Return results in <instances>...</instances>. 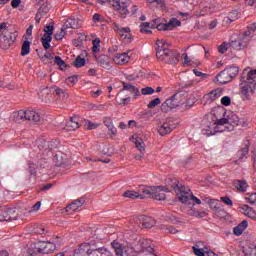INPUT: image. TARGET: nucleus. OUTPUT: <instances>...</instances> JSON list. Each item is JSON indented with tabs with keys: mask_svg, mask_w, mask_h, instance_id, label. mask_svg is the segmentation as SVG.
<instances>
[{
	"mask_svg": "<svg viewBox=\"0 0 256 256\" xmlns=\"http://www.w3.org/2000/svg\"><path fill=\"white\" fill-rule=\"evenodd\" d=\"M19 37V32L16 29L7 28V23L0 24V47L1 49H9Z\"/></svg>",
	"mask_w": 256,
	"mask_h": 256,
	"instance_id": "f257e3e1",
	"label": "nucleus"
},
{
	"mask_svg": "<svg viewBox=\"0 0 256 256\" xmlns=\"http://www.w3.org/2000/svg\"><path fill=\"white\" fill-rule=\"evenodd\" d=\"M174 191L181 203L184 205H187L190 209L192 207H195V203L197 205H201V200L193 195V192H191V189L187 186L183 185H176L174 188Z\"/></svg>",
	"mask_w": 256,
	"mask_h": 256,
	"instance_id": "f03ea898",
	"label": "nucleus"
},
{
	"mask_svg": "<svg viewBox=\"0 0 256 256\" xmlns=\"http://www.w3.org/2000/svg\"><path fill=\"white\" fill-rule=\"evenodd\" d=\"M224 131H233V126L229 125L227 118L206 122V126L202 129V133L206 135V137H211V135H215V133H224Z\"/></svg>",
	"mask_w": 256,
	"mask_h": 256,
	"instance_id": "7ed1b4c3",
	"label": "nucleus"
},
{
	"mask_svg": "<svg viewBox=\"0 0 256 256\" xmlns=\"http://www.w3.org/2000/svg\"><path fill=\"white\" fill-rule=\"evenodd\" d=\"M12 119L15 123H23V121L39 123L41 121V115L35 110H19L18 112H13Z\"/></svg>",
	"mask_w": 256,
	"mask_h": 256,
	"instance_id": "20e7f679",
	"label": "nucleus"
},
{
	"mask_svg": "<svg viewBox=\"0 0 256 256\" xmlns=\"http://www.w3.org/2000/svg\"><path fill=\"white\" fill-rule=\"evenodd\" d=\"M57 247L53 242H40L38 245H31L29 247V255L36 256L37 253L49 254L53 253Z\"/></svg>",
	"mask_w": 256,
	"mask_h": 256,
	"instance_id": "39448f33",
	"label": "nucleus"
},
{
	"mask_svg": "<svg viewBox=\"0 0 256 256\" xmlns=\"http://www.w3.org/2000/svg\"><path fill=\"white\" fill-rule=\"evenodd\" d=\"M108 5L119 11L122 17H125L129 13L131 0H108Z\"/></svg>",
	"mask_w": 256,
	"mask_h": 256,
	"instance_id": "423d86ee",
	"label": "nucleus"
},
{
	"mask_svg": "<svg viewBox=\"0 0 256 256\" xmlns=\"http://www.w3.org/2000/svg\"><path fill=\"white\" fill-rule=\"evenodd\" d=\"M156 57L159 61H168L167 57H169V43L165 40H157L156 41Z\"/></svg>",
	"mask_w": 256,
	"mask_h": 256,
	"instance_id": "0eeeda50",
	"label": "nucleus"
},
{
	"mask_svg": "<svg viewBox=\"0 0 256 256\" xmlns=\"http://www.w3.org/2000/svg\"><path fill=\"white\" fill-rule=\"evenodd\" d=\"M256 86L247 84L245 82L240 83V97L242 101H251L253 95H255Z\"/></svg>",
	"mask_w": 256,
	"mask_h": 256,
	"instance_id": "6e6552de",
	"label": "nucleus"
},
{
	"mask_svg": "<svg viewBox=\"0 0 256 256\" xmlns=\"http://www.w3.org/2000/svg\"><path fill=\"white\" fill-rule=\"evenodd\" d=\"M221 97H223V89L217 88L208 94H205L201 100V103L202 105H211V103H214V101H217V99H221Z\"/></svg>",
	"mask_w": 256,
	"mask_h": 256,
	"instance_id": "1a4fd4ad",
	"label": "nucleus"
},
{
	"mask_svg": "<svg viewBox=\"0 0 256 256\" xmlns=\"http://www.w3.org/2000/svg\"><path fill=\"white\" fill-rule=\"evenodd\" d=\"M241 81L242 83L254 85V87H256V69H244L241 76Z\"/></svg>",
	"mask_w": 256,
	"mask_h": 256,
	"instance_id": "9d476101",
	"label": "nucleus"
},
{
	"mask_svg": "<svg viewBox=\"0 0 256 256\" xmlns=\"http://www.w3.org/2000/svg\"><path fill=\"white\" fill-rule=\"evenodd\" d=\"M3 221H17L15 208H4L0 213V223H3Z\"/></svg>",
	"mask_w": 256,
	"mask_h": 256,
	"instance_id": "9b49d317",
	"label": "nucleus"
},
{
	"mask_svg": "<svg viewBox=\"0 0 256 256\" xmlns=\"http://www.w3.org/2000/svg\"><path fill=\"white\" fill-rule=\"evenodd\" d=\"M114 30L124 41H128V43L133 41V37L131 36V29L129 27H120L119 25L115 24Z\"/></svg>",
	"mask_w": 256,
	"mask_h": 256,
	"instance_id": "f8f14e48",
	"label": "nucleus"
},
{
	"mask_svg": "<svg viewBox=\"0 0 256 256\" xmlns=\"http://www.w3.org/2000/svg\"><path fill=\"white\" fill-rule=\"evenodd\" d=\"M95 249L91 248V245L89 243H82L80 244L79 248L74 250V255H94Z\"/></svg>",
	"mask_w": 256,
	"mask_h": 256,
	"instance_id": "ddd939ff",
	"label": "nucleus"
},
{
	"mask_svg": "<svg viewBox=\"0 0 256 256\" xmlns=\"http://www.w3.org/2000/svg\"><path fill=\"white\" fill-rule=\"evenodd\" d=\"M83 203H85L84 199L73 201L66 207L67 213H70V215H72V213H77V211H81V209H83Z\"/></svg>",
	"mask_w": 256,
	"mask_h": 256,
	"instance_id": "4468645a",
	"label": "nucleus"
},
{
	"mask_svg": "<svg viewBox=\"0 0 256 256\" xmlns=\"http://www.w3.org/2000/svg\"><path fill=\"white\" fill-rule=\"evenodd\" d=\"M136 223L138 225H142L146 229H151V227H155V219L147 216H140L136 219Z\"/></svg>",
	"mask_w": 256,
	"mask_h": 256,
	"instance_id": "2eb2a0df",
	"label": "nucleus"
},
{
	"mask_svg": "<svg viewBox=\"0 0 256 256\" xmlns=\"http://www.w3.org/2000/svg\"><path fill=\"white\" fill-rule=\"evenodd\" d=\"M165 191H167V189L163 186L154 187L152 190V199H156V201H165L167 197Z\"/></svg>",
	"mask_w": 256,
	"mask_h": 256,
	"instance_id": "dca6fc26",
	"label": "nucleus"
},
{
	"mask_svg": "<svg viewBox=\"0 0 256 256\" xmlns=\"http://www.w3.org/2000/svg\"><path fill=\"white\" fill-rule=\"evenodd\" d=\"M53 94H55V90L52 88H44L40 91L39 97L44 103H51V99H53Z\"/></svg>",
	"mask_w": 256,
	"mask_h": 256,
	"instance_id": "f3484780",
	"label": "nucleus"
},
{
	"mask_svg": "<svg viewBox=\"0 0 256 256\" xmlns=\"http://www.w3.org/2000/svg\"><path fill=\"white\" fill-rule=\"evenodd\" d=\"M95 59L98 63V65H100V67H103V69H107L109 71V69H111V60L109 59V56L102 54L100 56L95 55Z\"/></svg>",
	"mask_w": 256,
	"mask_h": 256,
	"instance_id": "a211bd4d",
	"label": "nucleus"
},
{
	"mask_svg": "<svg viewBox=\"0 0 256 256\" xmlns=\"http://www.w3.org/2000/svg\"><path fill=\"white\" fill-rule=\"evenodd\" d=\"M131 57L129 56V53H118L115 54L113 61L116 65H127V62L130 61Z\"/></svg>",
	"mask_w": 256,
	"mask_h": 256,
	"instance_id": "6ab92c4d",
	"label": "nucleus"
},
{
	"mask_svg": "<svg viewBox=\"0 0 256 256\" xmlns=\"http://www.w3.org/2000/svg\"><path fill=\"white\" fill-rule=\"evenodd\" d=\"M171 131H173V127L171 126V122H169V120H166L165 122H163L158 126V133L162 137L165 135H169Z\"/></svg>",
	"mask_w": 256,
	"mask_h": 256,
	"instance_id": "aec40b11",
	"label": "nucleus"
},
{
	"mask_svg": "<svg viewBox=\"0 0 256 256\" xmlns=\"http://www.w3.org/2000/svg\"><path fill=\"white\" fill-rule=\"evenodd\" d=\"M81 20L77 19V18H68L63 26L64 29H79V27H81Z\"/></svg>",
	"mask_w": 256,
	"mask_h": 256,
	"instance_id": "412c9836",
	"label": "nucleus"
},
{
	"mask_svg": "<svg viewBox=\"0 0 256 256\" xmlns=\"http://www.w3.org/2000/svg\"><path fill=\"white\" fill-rule=\"evenodd\" d=\"M80 125L81 124L79 123V117L74 116L70 118V120L66 123L65 129L66 131H77Z\"/></svg>",
	"mask_w": 256,
	"mask_h": 256,
	"instance_id": "4be33fe9",
	"label": "nucleus"
},
{
	"mask_svg": "<svg viewBox=\"0 0 256 256\" xmlns=\"http://www.w3.org/2000/svg\"><path fill=\"white\" fill-rule=\"evenodd\" d=\"M164 105L168 107L169 109H175V107H179V105H183V103L179 102V96L175 94L174 96L168 98L165 102Z\"/></svg>",
	"mask_w": 256,
	"mask_h": 256,
	"instance_id": "5701e85b",
	"label": "nucleus"
},
{
	"mask_svg": "<svg viewBox=\"0 0 256 256\" xmlns=\"http://www.w3.org/2000/svg\"><path fill=\"white\" fill-rule=\"evenodd\" d=\"M125 91L122 90L116 97L118 105H129L131 103V96L126 94Z\"/></svg>",
	"mask_w": 256,
	"mask_h": 256,
	"instance_id": "b1692460",
	"label": "nucleus"
},
{
	"mask_svg": "<svg viewBox=\"0 0 256 256\" xmlns=\"http://www.w3.org/2000/svg\"><path fill=\"white\" fill-rule=\"evenodd\" d=\"M216 79L218 83H221V85H225L226 83H229L231 80V77L227 74L226 70H223L220 72L217 76Z\"/></svg>",
	"mask_w": 256,
	"mask_h": 256,
	"instance_id": "393cba45",
	"label": "nucleus"
},
{
	"mask_svg": "<svg viewBox=\"0 0 256 256\" xmlns=\"http://www.w3.org/2000/svg\"><path fill=\"white\" fill-rule=\"evenodd\" d=\"M241 211L243 215H246V217H249L250 219H256V212L253 210V208L249 207V205H244L241 207Z\"/></svg>",
	"mask_w": 256,
	"mask_h": 256,
	"instance_id": "a878e982",
	"label": "nucleus"
},
{
	"mask_svg": "<svg viewBox=\"0 0 256 256\" xmlns=\"http://www.w3.org/2000/svg\"><path fill=\"white\" fill-rule=\"evenodd\" d=\"M226 121L228 125L232 127V131H233L235 127L239 125V116H237L236 114H230L228 118H226Z\"/></svg>",
	"mask_w": 256,
	"mask_h": 256,
	"instance_id": "bb28decb",
	"label": "nucleus"
},
{
	"mask_svg": "<svg viewBox=\"0 0 256 256\" xmlns=\"http://www.w3.org/2000/svg\"><path fill=\"white\" fill-rule=\"evenodd\" d=\"M132 139L135 143V146L138 148V151L143 153L145 151V142L143 141V138L139 136H133Z\"/></svg>",
	"mask_w": 256,
	"mask_h": 256,
	"instance_id": "cd10ccee",
	"label": "nucleus"
},
{
	"mask_svg": "<svg viewBox=\"0 0 256 256\" xmlns=\"http://www.w3.org/2000/svg\"><path fill=\"white\" fill-rule=\"evenodd\" d=\"M224 71H226L228 77H230V79H235V77H237V75H239V67L237 66H230L224 69Z\"/></svg>",
	"mask_w": 256,
	"mask_h": 256,
	"instance_id": "c85d7f7f",
	"label": "nucleus"
},
{
	"mask_svg": "<svg viewBox=\"0 0 256 256\" xmlns=\"http://www.w3.org/2000/svg\"><path fill=\"white\" fill-rule=\"evenodd\" d=\"M248 227V223L247 221H242L240 224H238V226H236L234 229H233V233L234 235H242L243 234V231H245V229H247Z\"/></svg>",
	"mask_w": 256,
	"mask_h": 256,
	"instance_id": "c756f323",
	"label": "nucleus"
},
{
	"mask_svg": "<svg viewBox=\"0 0 256 256\" xmlns=\"http://www.w3.org/2000/svg\"><path fill=\"white\" fill-rule=\"evenodd\" d=\"M249 141L244 142V147L238 151V159L242 160L249 154Z\"/></svg>",
	"mask_w": 256,
	"mask_h": 256,
	"instance_id": "7c9ffc66",
	"label": "nucleus"
},
{
	"mask_svg": "<svg viewBox=\"0 0 256 256\" xmlns=\"http://www.w3.org/2000/svg\"><path fill=\"white\" fill-rule=\"evenodd\" d=\"M123 197H127L128 199H145V196H141L139 192H135L133 190L124 192Z\"/></svg>",
	"mask_w": 256,
	"mask_h": 256,
	"instance_id": "2f4dec72",
	"label": "nucleus"
},
{
	"mask_svg": "<svg viewBox=\"0 0 256 256\" xmlns=\"http://www.w3.org/2000/svg\"><path fill=\"white\" fill-rule=\"evenodd\" d=\"M158 22H159L158 19H154L151 23V29H157L158 31H169L167 28V24L158 23Z\"/></svg>",
	"mask_w": 256,
	"mask_h": 256,
	"instance_id": "473e14b6",
	"label": "nucleus"
},
{
	"mask_svg": "<svg viewBox=\"0 0 256 256\" xmlns=\"http://www.w3.org/2000/svg\"><path fill=\"white\" fill-rule=\"evenodd\" d=\"M168 31H173L176 27H181V21L177 18H171L168 23H166Z\"/></svg>",
	"mask_w": 256,
	"mask_h": 256,
	"instance_id": "72a5a7b5",
	"label": "nucleus"
},
{
	"mask_svg": "<svg viewBox=\"0 0 256 256\" xmlns=\"http://www.w3.org/2000/svg\"><path fill=\"white\" fill-rule=\"evenodd\" d=\"M53 91L54 95H57V97H59V99H61L62 101H65V99L69 97V94H67V92L63 91L61 88L57 86L53 87Z\"/></svg>",
	"mask_w": 256,
	"mask_h": 256,
	"instance_id": "f704fd0d",
	"label": "nucleus"
},
{
	"mask_svg": "<svg viewBox=\"0 0 256 256\" xmlns=\"http://www.w3.org/2000/svg\"><path fill=\"white\" fill-rule=\"evenodd\" d=\"M251 34L249 32H244V34L241 35L240 38H238L240 40V42L242 43V47H247V45H249V42L251 41Z\"/></svg>",
	"mask_w": 256,
	"mask_h": 256,
	"instance_id": "c9c22d12",
	"label": "nucleus"
},
{
	"mask_svg": "<svg viewBox=\"0 0 256 256\" xmlns=\"http://www.w3.org/2000/svg\"><path fill=\"white\" fill-rule=\"evenodd\" d=\"M234 187H236L238 189V191H247V188L249 187V185L247 184V181L245 180H236L234 182Z\"/></svg>",
	"mask_w": 256,
	"mask_h": 256,
	"instance_id": "e433bc0d",
	"label": "nucleus"
},
{
	"mask_svg": "<svg viewBox=\"0 0 256 256\" xmlns=\"http://www.w3.org/2000/svg\"><path fill=\"white\" fill-rule=\"evenodd\" d=\"M29 53H31V42H29V40H26L22 44L21 55L22 57H25L26 55H29Z\"/></svg>",
	"mask_w": 256,
	"mask_h": 256,
	"instance_id": "4c0bfd02",
	"label": "nucleus"
},
{
	"mask_svg": "<svg viewBox=\"0 0 256 256\" xmlns=\"http://www.w3.org/2000/svg\"><path fill=\"white\" fill-rule=\"evenodd\" d=\"M159 229H161V231H163L164 233H171V235H175L176 233H179V230L165 224H161L159 226Z\"/></svg>",
	"mask_w": 256,
	"mask_h": 256,
	"instance_id": "58836bf2",
	"label": "nucleus"
},
{
	"mask_svg": "<svg viewBox=\"0 0 256 256\" xmlns=\"http://www.w3.org/2000/svg\"><path fill=\"white\" fill-rule=\"evenodd\" d=\"M140 193V197H144L147 198V197H152L153 195V188H147L145 186L141 187L140 190H139Z\"/></svg>",
	"mask_w": 256,
	"mask_h": 256,
	"instance_id": "ea45409f",
	"label": "nucleus"
},
{
	"mask_svg": "<svg viewBox=\"0 0 256 256\" xmlns=\"http://www.w3.org/2000/svg\"><path fill=\"white\" fill-rule=\"evenodd\" d=\"M117 256H135L133 254V248L126 247L122 248V250H117Z\"/></svg>",
	"mask_w": 256,
	"mask_h": 256,
	"instance_id": "a19ab883",
	"label": "nucleus"
},
{
	"mask_svg": "<svg viewBox=\"0 0 256 256\" xmlns=\"http://www.w3.org/2000/svg\"><path fill=\"white\" fill-rule=\"evenodd\" d=\"M92 51L94 53H99L101 51V39L100 38H95L92 40Z\"/></svg>",
	"mask_w": 256,
	"mask_h": 256,
	"instance_id": "79ce46f5",
	"label": "nucleus"
},
{
	"mask_svg": "<svg viewBox=\"0 0 256 256\" xmlns=\"http://www.w3.org/2000/svg\"><path fill=\"white\" fill-rule=\"evenodd\" d=\"M65 35H67V28H65V26H62L61 30L56 32V34L54 35V39H56V41H62Z\"/></svg>",
	"mask_w": 256,
	"mask_h": 256,
	"instance_id": "37998d69",
	"label": "nucleus"
},
{
	"mask_svg": "<svg viewBox=\"0 0 256 256\" xmlns=\"http://www.w3.org/2000/svg\"><path fill=\"white\" fill-rule=\"evenodd\" d=\"M53 40V37L44 34L42 37V45L44 47V49H49V47H51V41Z\"/></svg>",
	"mask_w": 256,
	"mask_h": 256,
	"instance_id": "c03bdc74",
	"label": "nucleus"
},
{
	"mask_svg": "<svg viewBox=\"0 0 256 256\" xmlns=\"http://www.w3.org/2000/svg\"><path fill=\"white\" fill-rule=\"evenodd\" d=\"M244 254L246 256H256L255 244H250L246 249H244Z\"/></svg>",
	"mask_w": 256,
	"mask_h": 256,
	"instance_id": "a18cd8bd",
	"label": "nucleus"
},
{
	"mask_svg": "<svg viewBox=\"0 0 256 256\" xmlns=\"http://www.w3.org/2000/svg\"><path fill=\"white\" fill-rule=\"evenodd\" d=\"M151 23L149 22H143L141 25H140V31L141 33H144L146 35H149L151 33Z\"/></svg>",
	"mask_w": 256,
	"mask_h": 256,
	"instance_id": "49530a36",
	"label": "nucleus"
},
{
	"mask_svg": "<svg viewBox=\"0 0 256 256\" xmlns=\"http://www.w3.org/2000/svg\"><path fill=\"white\" fill-rule=\"evenodd\" d=\"M230 47L232 49H236V51H241V49H244L243 44L241 43V40H233L230 42Z\"/></svg>",
	"mask_w": 256,
	"mask_h": 256,
	"instance_id": "de8ad7c7",
	"label": "nucleus"
},
{
	"mask_svg": "<svg viewBox=\"0 0 256 256\" xmlns=\"http://www.w3.org/2000/svg\"><path fill=\"white\" fill-rule=\"evenodd\" d=\"M94 255L96 256H113L111 252H109L107 249H99V250H94Z\"/></svg>",
	"mask_w": 256,
	"mask_h": 256,
	"instance_id": "09e8293b",
	"label": "nucleus"
},
{
	"mask_svg": "<svg viewBox=\"0 0 256 256\" xmlns=\"http://www.w3.org/2000/svg\"><path fill=\"white\" fill-rule=\"evenodd\" d=\"M74 67L81 68L85 66V59L78 56L73 63Z\"/></svg>",
	"mask_w": 256,
	"mask_h": 256,
	"instance_id": "8fccbe9b",
	"label": "nucleus"
},
{
	"mask_svg": "<svg viewBox=\"0 0 256 256\" xmlns=\"http://www.w3.org/2000/svg\"><path fill=\"white\" fill-rule=\"evenodd\" d=\"M54 62H55V64L56 65H58V67L61 69V70H63V69H65V61H63V59H61V57H59V56H56L55 58H54Z\"/></svg>",
	"mask_w": 256,
	"mask_h": 256,
	"instance_id": "3c124183",
	"label": "nucleus"
},
{
	"mask_svg": "<svg viewBox=\"0 0 256 256\" xmlns=\"http://www.w3.org/2000/svg\"><path fill=\"white\" fill-rule=\"evenodd\" d=\"M141 93L142 95H153V93H155V89H153V87H145L141 89Z\"/></svg>",
	"mask_w": 256,
	"mask_h": 256,
	"instance_id": "603ef678",
	"label": "nucleus"
},
{
	"mask_svg": "<svg viewBox=\"0 0 256 256\" xmlns=\"http://www.w3.org/2000/svg\"><path fill=\"white\" fill-rule=\"evenodd\" d=\"M123 89L124 91H132L133 93H139V89L135 88V86L131 84H124Z\"/></svg>",
	"mask_w": 256,
	"mask_h": 256,
	"instance_id": "864d4df0",
	"label": "nucleus"
},
{
	"mask_svg": "<svg viewBox=\"0 0 256 256\" xmlns=\"http://www.w3.org/2000/svg\"><path fill=\"white\" fill-rule=\"evenodd\" d=\"M85 127H86V129H89V130L97 129V127H99V124L93 123V122H91L89 120H86L85 121Z\"/></svg>",
	"mask_w": 256,
	"mask_h": 256,
	"instance_id": "5fc2aeb1",
	"label": "nucleus"
},
{
	"mask_svg": "<svg viewBox=\"0 0 256 256\" xmlns=\"http://www.w3.org/2000/svg\"><path fill=\"white\" fill-rule=\"evenodd\" d=\"M34 233H36L37 235L45 234V226H43V225H36V227L34 228Z\"/></svg>",
	"mask_w": 256,
	"mask_h": 256,
	"instance_id": "6e6d98bb",
	"label": "nucleus"
},
{
	"mask_svg": "<svg viewBox=\"0 0 256 256\" xmlns=\"http://www.w3.org/2000/svg\"><path fill=\"white\" fill-rule=\"evenodd\" d=\"M78 81L79 77H77L76 75L70 76L66 79V83H68V85H75Z\"/></svg>",
	"mask_w": 256,
	"mask_h": 256,
	"instance_id": "4d7b16f0",
	"label": "nucleus"
},
{
	"mask_svg": "<svg viewBox=\"0 0 256 256\" xmlns=\"http://www.w3.org/2000/svg\"><path fill=\"white\" fill-rule=\"evenodd\" d=\"M157 105H161V99L159 98L151 100L148 104V109H153V107H157Z\"/></svg>",
	"mask_w": 256,
	"mask_h": 256,
	"instance_id": "13d9d810",
	"label": "nucleus"
},
{
	"mask_svg": "<svg viewBox=\"0 0 256 256\" xmlns=\"http://www.w3.org/2000/svg\"><path fill=\"white\" fill-rule=\"evenodd\" d=\"M188 215H191L192 217H205V212H197V211H195V210H192V209H190L189 211H188Z\"/></svg>",
	"mask_w": 256,
	"mask_h": 256,
	"instance_id": "bf43d9fd",
	"label": "nucleus"
},
{
	"mask_svg": "<svg viewBox=\"0 0 256 256\" xmlns=\"http://www.w3.org/2000/svg\"><path fill=\"white\" fill-rule=\"evenodd\" d=\"M39 209H41V201L36 202L29 210V213H37Z\"/></svg>",
	"mask_w": 256,
	"mask_h": 256,
	"instance_id": "052dcab7",
	"label": "nucleus"
},
{
	"mask_svg": "<svg viewBox=\"0 0 256 256\" xmlns=\"http://www.w3.org/2000/svg\"><path fill=\"white\" fill-rule=\"evenodd\" d=\"M245 199L247 202H249L251 204L256 203V193L249 194L248 196L245 197Z\"/></svg>",
	"mask_w": 256,
	"mask_h": 256,
	"instance_id": "680f3d73",
	"label": "nucleus"
},
{
	"mask_svg": "<svg viewBox=\"0 0 256 256\" xmlns=\"http://www.w3.org/2000/svg\"><path fill=\"white\" fill-rule=\"evenodd\" d=\"M221 103L222 105H224L225 107H229V105H231V98L229 96H223L221 98Z\"/></svg>",
	"mask_w": 256,
	"mask_h": 256,
	"instance_id": "e2e57ef3",
	"label": "nucleus"
},
{
	"mask_svg": "<svg viewBox=\"0 0 256 256\" xmlns=\"http://www.w3.org/2000/svg\"><path fill=\"white\" fill-rule=\"evenodd\" d=\"M229 49V44L223 43L218 47L219 53H227V50Z\"/></svg>",
	"mask_w": 256,
	"mask_h": 256,
	"instance_id": "0e129e2a",
	"label": "nucleus"
},
{
	"mask_svg": "<svg viewBox=\"0 0 256 256\" xmlns=\"http://www.w3.org/2000/svg\"><path fill=\"white\" fill-rule=\"evenodd\" d=\"M54 27L49 25V26H46L45 29H44V32L45 34L44 35H49V37H51V35H53V31H54Z\"/></svg>",
	"mask_w": 256,
	"mask_h": 256,
	"instance_id": "69168bd1",
	"label": "nucleus"
},
{
	"mask_svg": "<svg viewBox=\"0 0 256 256\" xmlns=\"http://www.w3.org/2000/svg\"><path fill=\"white\" fill-rule=\"evenodd\" d=\"M193 251H194V255L196 256H205V252H203V250L193 246L192 247Z\"/></svg>",
	"mask_w": 256,
	"mask_h": 256,
	"instance_id": "338daca9",
	"label": "nucleus"
},
{
	"mask_svg": "<svg viewBox=\"0 0 256 256\" xmlns=\"http://www.w3.org/2000/svg\"><path fill=\"white\" fill-rule=\"evenodd\" d=\"M255 31H256V23H253L248 26V30L246 31V33H250V36L252 37Z\"/></svg>",
	"mask_w": 256,
	"mask_h": 256,
	"instance_id": "774afa93",
	"label": "nucleus"
}]
</instances>
